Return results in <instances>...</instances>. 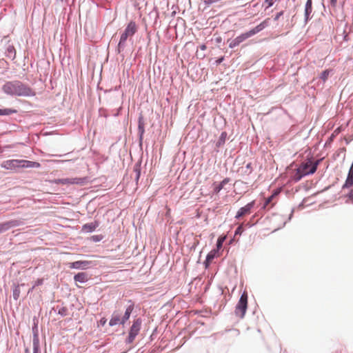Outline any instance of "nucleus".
Masks as SVG:
<instances>
[{"mask_svg":"<svg viewBox=\"0 0 353 353\" xmlns=\"http://www.w3.org/2000/svg\"><path fill=\"white\" fill-rule=\"evenodd\" d=\"M2 90L12 97H29L35 95V92L30 86L19 80L7 81L2 86Z\"/></svg>","mask_w":353,"mask_h":353,"instance_id":"1","label":"nucleus"},{"mask_svg":"<svg viewBox=\"0 0 353 353\" xmlns=\"http://www.w3.org/2000/svg\"><path fill=\"white\" fill-rule=\"evenodd\" d=\"M1 166L6 170L17 171L19 168H39L41 164L39 162L23 159H9L2 162Z\"/></svg>","mask_w":353,"mask_h":353,"instance_id":"2","label":"nucleus"},{"mask_svg":"<svg viewBox=\"0 0 353 353\" xmlns=\"http://www.w3.org/2000/svg\"><path fill=\"white\" fill-rule=\"evenodd\" d=\"M137 32V26L134 21H130L126 26L123 32L121 34L117 48V52L120 54L125 48L126 41L128 37H132Z\"/></svg>","mask_w":353,"mask_h":353,"instance_id":"3","label":"nucleus"},{"mask_svg":"<svg viewBox=\"0 0 353 353\" xmlns=\"http://www.w3.org/2000/svg\"><path fill=\"white\" fill-rule=\"evenodd\" d=\"M141 324L142 319L140 317L133 321L132 324L130 327L128 336L125 340V343L126 344H130L134 341L136 336L139 334L141 330Z\"/></svg>","mask_w":353,"mask_h":353,"instance_id":"4","label":"nucleus"},{"mask_svg":"<svg viewBox=\"0 0 353 353\" xmlns=\"http://www.w3.org/2000/svg\"><path fill=\"white\" fill-rule=\"evenodd\" d=\"M248 308V294L243 292L241 295L239 300L235 307V314L241 319H243L245 314Z\"/></svg>","mask_w":353,"mask_h":353,"instance_id":"5","label":"nucleus"},{"mask_svg":"<svg viewBox=\"0 0 353 353\" xmlns=\"http://www.w3.org/2000/svg\"><path fill=\"white\" fill-rule=\"evenodd\" d=\"M23 225L24 221L21 219H11L1 222L0 223V234L4 233L14 228L23 226Z\"/></svg>","mask_w":353,"mask_h":353,"instance_id":"6","label":"nucleus"},{"mask_svg":"<svg viewBox=\"0 0 353 353\" xmlns=\"http://www.w3.org/2000/svg\"><path fill=\"white\" fill-rule=\"evenodd\" d=\"M94 265V263L92 261H76L69 263L68 267L71 269L85 270Z\"/></svg>","mask_w":353,"mask_h":353,"instance_id":"7","label":"nucleus"},{"mask_svg":"<svg viewBox=\"0 0 353 353\" xmlns=\"http://www.w3.org/2000/svg\"><path fill=\"white\" fill-rule=\"evenodd\" d=\"M321 160H317L312 162L310 159H308L307 161L301 163L299 167L297 168L299 172H310L313 168H314L315 172L317 170V167Z\"/></svg>","mask_w":353,"mask_h":353,"instance_id":"8","label":"nucleus"},{"mask_svg":"<svg viewBox=\"0 0 353 353\" xmlns=\"http://www.w3.org/2000/svg\"><path fill=\"white\" fill-rule=\"evenodd\" d=\"M255 205V201H252L248 204H246L245 206L241 207L236 212L234 218L236 219H239L241 217L249 214L251 213V210L254 207Z\"/></svg>","mask_w":353,"mask_h":353,"instance_id":"9","label":"nucleus"},{"mask_svg":"<svg viewBox=\"0 0 353 353\" xmlns=\"http://www.w3.org/2000/svg\"><path fill=\"white\" fill-rule=\"evenodd\" d=\"M250 38L249 35H248L247 32L241 34L239 36L236 37L235 39L231 40L228 39V42L229 43V48H234L238 46L240 43L245 41L247 39Z\"/></svg>","mask_w":353,"mask_h":353,"instance_id":"10","label":"nucleus"},{"mask_svg":"<svg viewBox=\"0 0 353 353\" xmlns=\"http://www.w3.org/2000/svg\"><path fill=\"white\" fill-rule=\"evenodd\" d=\"M269 20H270L269 19H265L261 23L257 25L256 27H254V28L248 31L247 32L248 35H249V37H251L254 36V34L259 33V32L262 31L263 30H264L265 28L269 26V25H270Z\"/></svg>","mask_w":353,"mask_h":353,"instance_id":"11","label":"nucleus"},{"mask_svg":"<svg viewBox=\"0 0 353 353\" xmlns=\"http://www.w3.org/2000/svg\"><path fill=\"white\" fill-rule=\"evenodd\" d=\"M128 303L129 304L126 307L124 314L121 317L122 325H124L125 323L129 320L131 314L134 310V303L132 300H128Z\"/></svg>","mask_w":353,"mask_h":353,"instance_id":"12","label":"nucleus"},{"mask_svg":"<svg viewBox=\"0 0 353 353\" xmlns=\"http://www.w3.org/2000/svg\"><path fill=\"white\" fill-rule=\"evenodd\" d=\"M121 312L119 310H114L112 314L109 321V326L113 327L117 325H121Z\"/></svg>","mask_w":353,"mask_h":353,"instance_id":"13","label":"nucleus"},{"mask_svg":"<svg viewBox=\"0 0 353 353\" xmlns=\"http://www.w3.org/2000/svg\"><path fill=\"white\" fill-rule=\"evenodd\" d=\"M99 225V222L98 221H94L91 223H88L85 224H83L81 226V231L83 233H91L94 232L97 228H98Z\"/></svg>","mask_w":353,"mask_h":353,"instance_id":"14","label":"nucleus"},{"mask_svg":"<svg viewBox=\"0 0 353 353\" xmlns=\"http://www.w3.org/2000/svg\"><path fill=\"white\" fill-rule=\"evenodd\" d=\"M145 132V123L142 115H140L138 118V134L140 144L142 143L143 134Z\"/></svg>","mask_w":353,"mask_h":353,"instance_id":"15","label":"nucleus"},{"mask_svg":"<svg viewBox=\"0 0 353 353\" xmlns=\"http://www.w3.org/2000/svg\"><path fill=\"white\" fill-rule=\"evenodd\" d=\"M32 331V344L39 343L38 321L34 318L33 319Z\"/></svg>","mask_w":353,"mask_h":353,"instance_id":"16","label":"nucleus"},{"mask_svg":"<svg viewBox=\"0 0 353 353\" xmlns=\"http://www.w3.org/2000/svg\"><path fill=\"white\" fill-rule=\"evenodd\" d=\"M315 173L314 168H313L310 172L302 173L298 172V169H296V173L292 176V181H293L294 183L299 182L303 177L313 174Z\"/></svg>","mask_w":353,"mask_h":353,"instance_id":"17","label":"nucleus"},{"mask_svg":"<svg viewBox=\"0 0 353 353\" xmlns=\"http://www.w3.org/2000/svg\"><path fill=\"white\" fill-rule=\"evenodd\" d=\"M89 279L88 273L80 272L74 276V281L80 283H85Z\"/></svg>","mask_w":353,"mask_h":353,"instance_id":"18","label":"nucleus"},{"mask_svg":"<svg viewBox=\"0 0 353 353\" xmlns=\"http://www.w3.org/2000/svg\"><path fill=\"white\" fill-rule=\"evenodd\" d=\"M141 161H139L134 164V168H133V171L135 173V181H136L137 183H138L139 179L141 176Z\"/></svg>","mask_w":353,"mask_h":353,"instance_id":"19","label":"nucleus"},{"mask_svg":"<svg viewBox=\"0 0 353 353\" xmlns=\"http://www.w3.org/2000/svg\"><path fill=\"white\" fill-rule=\"evenodd\" d=\"M230 178H225L220 183L215 184L214 187V192L215 194H218L224 187L230 181Z\"/></svg>","mask_w":353,"mask_h":353,"instance_id":"20","label":"nucleus"},{"mask_svg":"<svg viewBox=\"0 0 353 353\" xmlns=\"http://www.w3.org/2000/svg\"><path fill=\"white\" fill-rule=\"evenodd\" d=\"M24 285H25L24 283H22L21 285L14 284V288L12 290V297H13L14 300L17 301L19 299V298L20 296V293H21L20 287L24 286Z\"/></svg>","mask_w":353,"mask_h":353,"instance_id":"21","label":"nucleus"},{"mask_svg":"<svg viewBox=\"0 0 353 353\" xmlns=\"http://www.w3.org/2000/svg\"><path fill=\"white\" fill-rule=\"evenodd\" d=\"M149 17L154 19V26L157 25L159 17V13L158 9L154 7L153 10L149 13Z\"/></svg>","mask_w":353,"mask_h":353,"instance_id":"22","label":"nucleus"},{"mask_svg":"<svg viewBox=\"0 0 353 353\" xmlns=\"http://www.w3.org/2000/svg\"><path fill=\"white\" fill-rule=\"evenodd\" d=\"M227 135H228V134L225 131H223L221 133L219 140L216 143V146L217 148H220L221 146H222L223 145L225 144V140L227 138Z\"/></svg>","mask_w":353,"mask_h":353,"instance_id":"23","label":"nucleus"},{"mask_svg":"<svg viewBox=\"0 0 353 353\" xmlns=\"http://www.w3.org/2000/svg\"><path fill=\"white\" fill-rule=\"evenodd\" d=\"M17 110L12 108H3L0 109V116L10 115L12 114L17 113Z\"/></svg>","mask_w":353,"mask_h":353,"instance_id":"24","label":"nucleus"},{"mask_svg":"<svg viewBox=\"0 0 353 353\" xmlns=\"http://www.w3.org/2000/svg\"><path fill=\"white\" fill-rule=\"evenodd\" d=\"M55 184L68 185L70 184V178L57 179L54 180Z\"/></svg>","mask_w":353,"mask_h":353,"instance_id":"25","label":"nucleus"},{"mask_svg":"<svg viewBox=\"0 0 353 353\" xmlns=\"http://www.w3.org/2000/svg\"><path fill=\"white\" fill-rule=\"evenodd\" d=\"M218 256H219V251L214 248L207 254L206 257L208 259L212 261L214 259H215Z\"/></svg>","mask_w":353,"mask_h":353,"instance_id":"26","label":"nucleus"},{"mask_svg":"<svg viewBox=\"0 0 353 353\" xmlns=\"http://www.w3.org/2000/svg\"><path fill=\"white\" fill-rule=\"evenodd\" d=\"M312 12V9L305 8L304 10V22L307 23L308 21L311 19V13Z\"/></svg>","mask_w":353,"mask_h":353,"instance_id":"27","label":"nucleus"},{"mask_svg":"<svg viewBox=\"0 0 353 353\" xmlns=\"http://www.w3.org/2000/svg\"><path fill=\"white\" fill-rule=\"evenodd\" d=\"M57 314L61 316H65L68 314V309L65 307H57Z\"/></svg>","mask_w":353,"mask_h":353,"instance_id":"28","label":"nucleus"},{"mask_svg":"<svg viewBox=\"0 0 353 353\" xmlns=\"http://www.w3.org/2000/svg\"><path fill=\"white\" fill-rule=\"evenodd\" d=\"M330 74V70H325L320 74V79L323 81H326Z\"/></svg>","mask_w":353,"mask_h":353,"instance_id":"29","label":"nucleus"},{"mask_svg":"<svg viewBox=\"0 0 353 353\" xmlns=\"http://www.w3.org/2000/svg\"><path fill=\"white\" fill-rule=\"evenodd\" d=\"M103 235L102 234H97L93 235L90 237L92 241L94 243L100 242L103 239Z\"/></svg>","mask_w":353,"mask_h":353,"instance_id":"30","label":"nucleus"},{"mask_svg":"<svg viewBox=\"0 0 353 353\" xmlns=\"http://www.w3.org/2000/svg\"><path fill=\"white\" fill-rule=\"evenodd\" d=\"M224 240H225V238H221V237L218 238V239L216 241V248H214V249L217 250L218 251H219V250L223 246V243Z\"/></svg>","mask_w":353,"mask_h":353,"instance_id":"31","label":"nucleus"},{"mask_svg":"<svg viewBox=\"0 0 353 353\" xmlns=\"http://www.w3.org/2000/svg\"><path fill=\"white\" fill-rule=\"evenodd\" d=\"M243 231H244L243 225V224H241L235 230V231H234V236L241 235L243 233Z\"/></svg>","mask_w":353,"mask_h":353,"instance_id":"32","label":"nucleus"},{"mask_svg":"<svg viewBox=\"0 0 353 353\" xmlns=\"http://www.w3.org/2000/svg\"><path fill=\"white\" fill-rule=\"evenodd\" d=\"M253 171V168L252 166L251 163H248L245 166V170L244 171L245 174H250Z\"/></svg>","mask_w":353,"mask_h":353,"instance_id":"33","label":"nucleus"},{"mask_svg":"<svg viewBox=\"0 0 353 353\" xmlns=\"http://www.w3.org/2000/svg\"><path fill=\"white\" fill-rule=\"evenodd\" d=\"M33 353H41L40 350V343L32 344Z\"/></svg>","mask_w":353,"mask_h":353,"instance_id":"34","label":"nucleus"},{"mask_svg":"<svg viewBox=\"0 0 353 353\" xmlns=\"http://www.w3.org/2000/svg\"><path fill=\"white\" fill-rule=\"evenodd\" d=\"M43 279H38L34 283V285H32V288H35L37 286L41 285L43 283Z\"/></svg>","mask_w":353,"mask_h":353,"instance_id":"35","label":"nucleus"},{"mask_svg":"<svg viewBox=\"0 0 353 353\" xmlns=\"http://www.w3.org/2000/svg\"><path fill=\"white\" fill-rule=\"evenodd\" d=\"M277 0H265V3L267 4L266 8H268L274 5Z\"/></svg>","mask_w":353,"mask_h":353,"instance_id":"36","label":"nucleus"},{"mask_svg":"<svg viewBox=\"0 0 353 353\" xmlns=\"http://www.w3.org/2000/svg\"><path fill=\"white\" fill-rule=\"evenodd\" d=\"M87 181V177L77 178V185L84 184Z\"/></svg>","mask_w":353,"mask_h":353,"instance_id":"37","label":"nucleus"},{"mask_svg":"<svg viewBox=\"0 0 353 353\" xmlns=\"http://www.w3.org/2000/svg\"><path fill=\"white\" fill-rule=\"evenodd\" d=\"M274 198L272 196H270L265 201L263 208H265L266 206L272 201Z\"/></svg>","mask_w":353,"mask_h":353,"instance_id":"38","label":"nucleus"},{"mask_svg":"<svg viewBox=\"0 0 353 353\" xmlns=\"http://www.w3.org/2000/svg\"><path fill=\"white\" fill-rule=\"evenodd\" d=\"M305 8L312 9V0H307L305 5Z\"/></svg>","mask_w":353,"mask_h":353,"instance_id":"39","label":"nucleus"},{"mask_svg":"<svg viewBox=\"0 0 353 353\" xmlns=\"http://www.w3.org/2000/svg\"><path fill=\"white\" fill-rule=\"evenodd\" d=\"M211 262H212V261H211V260H210V259H208L206 257V258H205V261H204V262H203V264H204V265H205V268H208L210 266V265Z\"/></svg>","mask_w":353,"mask_h":353,"instance_id":"40","label":"nucleus"},{"mask_svg":"<svg viewBox=\"0 0 353 353\" xmlns=\"http://www.w3.org/2000/svg\"><path fill=\"white\" fill-rule=\"evenodd\" d=\"M283 13H284V12H283V10H282V11H281V12H278V13L275 15V17H274V21H277V20H279V18H280V17L283 14Z\"/></svg>","mask_w":353,"mask_h":353,"instance_id":"41","label":"nucleus"},{"mask_svg":"<svg viewBox=\"0 0 353 353\" xmlns=\"http://www.w3.org/2000/svg\"><path fill=\"white\" fill-rule=\"evenodd\" d=\"M346 196L348 198V199L350 201H352V203H353V190H351L347 195Z\"/></svg>","mask_w":353,"mask_h":353,"instance_id":"42","label":"nucleus"},{"mask_svg":"<svg viewBox=\"0 0 353 353\" xmlns=\"http://www.w3.org/2000/svg\"><path fill=\"white\" fill-rule=\"evenodd\" d=\"M106 322H107V319L105 317H103L99 320V323L100 325L104 326L105 325Z\"/></svg>","mask_w":353,"mask_h":353,"instance_id":"43","label":"nucleus"},{"mask_svg":"<svg viewBox=\"0 0 353 353\" xmlns=\"http://www.w3.org/2000/svg\"><path fill=\"white\" fill-rule=\"evenodd\" d=\"M8 51L10 54H13V58L15 57V50H14V48L13 47H9L8 48Z\"/></svg>","mask_w":353,"mask_h":353,"instance_id":"44","label":"nucleus"},{"mask_svg":"<svg viewBox=\"0 0 353 353\" xmlns=\"http://www.w3.org/2000/svg\"><path fill=\"white\" fill-rule=\"evenodd\" d=\"M281 192V190L280 189H276L274 191V192L272 194V196L273 198H274L275 196H276L277 195H279V194Z\"/></svg>","mask_w":353,"mask_h":353,"instance_id":"45","label":"nucleus"},{"mask_svg":"<svg viewBox=\"0 0 353 353\" xmlns=\"http://www.w3.org/2000/svg\"><path fill=\"white\" fill-rule=\"evenodd\" d=\"M223 60H224V57H221L217 60H216L215 63L216 65H219L221 63H222Z\"/></svg>","mask_w":353,"mask_h":353,"instance_id":"46","label":"nucleus"},{"mask_svg":"<svg viewBox=\"0 0 353 353\" xmlns=\"http://www.w3.org/2000/svg\"><path fill=\"white\" fill-rule=\"evenodd\" d=\"M337 0H330V3L332 6L335 7L336 5Z\"/></svg>","mask_w":353,"mask_h":353,"instance_id":"47","label":"nucleus"},{"mask_svg":"<svg viewBox=\"0 0 353 353\" xmlns=\"http://www.w3.org/2000/svg\"><path fill=\"white\" fill-rule=\"evenodd\" d=\"M70 184H77V178H70Z\"/></svg>","mask_w":353,"mask_h":353,"instance_id":"48","label":"nucleus"},{"mask_svg":"<svg viewBox=\"0 0 353 353\" xmlns=\"http://www.w3.org/2000/svg\"><path fill=\"white\" fill-rule=\"evenodd\" d=\"M215 41L216 43H219L222 41V38L221 37H218L215 38Z\"/></svg>","mask_w":353,"mask_h":353,"instance_id":"49","label":"nucleus"},{"mask_svg":"<svg viewBox=\"0 0 353 353\" xmlns=\"http://www.w3.org/2000/svg\"><path fill=\"white\" fill-rule=\"evenodd\" d=\"M56 1H57V3H59V2L63 3L64 2L66 4L68 3V0H57Z\"/></svg>","mask_w":353,"mask_h":353,"instance_id":"50","label":"nucleus"},{"mask_svg":"<svg viewBox=\"0 0 353 353\" xmlns=\"http://www.w3.org/2000/svg\"><path fill=\"white\" fill-rule=\"evenodd\" d=\"M200 48H201V50H205L207 48L206 45L205 44H202L200 46Z\"/></svg>","mask_w":353,"mask_h":353,"instance_id":"51","label":"nucleus"},{"mask_svg":"<svg viewBox=\"0 0 353 353\" xmlns=\"http://www.w3.org/2000/svg\"><path fill=\"white\" fill-rule=\"evenodd\" d=\"M293 213H294V209H292V210H291V213H290V216H289L288 221L291 220V219H292V216H293Z\"/></svg>","mask_w":353,"mask_h":353,"instance_id":"52","label":"nucleus"},{"mask_svg":"<svg viewBox=\"0 0 353 353\" xmlns=\"http://www.w3.org/2000/svg\"><path fill=\"white\" fill-rule=\"evenodd\" d=\"M34 289V288H32V287L30 289H29V290H28V293H30L31 292H32V290H33Z\"/></svg>","mask_w":353,"mask_h":353,"instance_id":"53","label":"nucleus"},{"mask_svg":"<svg viewBox=\"0 0 353 353\" xmlns=\"http://www.w3.org/2000/svg\"><path fill=\"white\" fill-rule=\"evenodd\" d=\"M25 353H30V350L28 348H26Z\"/></svg>","mask_w":353,"mask_h":353,"instance_id":"54","label":"nucleus"},{"mask_svg":"<svg viewBox=\"0 0 353 353\" xmlns=\"http://www.w3.org/2000/svg\"><path fill=\"white\" fill-rule=\"evenodd\" d=\"M247 225H248L249 228H250V227H252V224H250V223H247Z\"/></svg>","mask_w":353,"mask_h":353,"instance_id":"55","label":"nucleus"},{"mask_svg":"<svg viewBox=\"0 0 353 353\" xmlns=\"http://www.w3.org/2000/svg\"><path fill=\"white\" fill-rule=\"evenodd\" d=\"M346 144L349 143V141L347 139H345Z\"/></svg>","mask_w":353,"mask_h":353,"instance_id":"56","label":"nucleus"}]
</instances>
